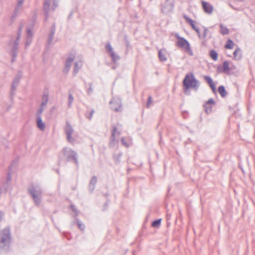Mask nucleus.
<instances>
[{"mask_svg":"<svg viewBox=\"0 0 255 255\" xmlns=\"http://www.w3.org/2000/svg\"><path fill=\"white\" fill-rule=\"evenodd\" d=\"M10 229L7 227L0 231V253L7 252L11 242Z\"/></svg>","mask_w":255,"mask_h":255,"instance_id":"nucleus-1","label":"nucleus"},{"mask_svg":"<svg viewBox=\"0 0 255 255\" xmlns=\"http://www.w3.org/2000/svg\"><path fill=\"white\" fill-rule=\"evenodd\" d=\"M27 190L35 205L39 206L42 199V191L41 188L39 186L31 184L28 187Z\"/></svg>","mask_w":255,"mask_h":255,"instance_id":"nucleus-2","label":"nucleus"},{"mask_svg":"<svg viewBox=\"0 0 255 255\" xmlns=\"http://www.w3.org/2000/svg\"><path fill=\"white\" fill-rule=\"evenodd\" d=\"M183 84L185 88V90L192 88L195 91H197L200 86L199 82L195 78L192 73L186 74L183 80Z\"/></svg>","mask_w":255,"mask_h":255,"instance_id":"nucleus-3","label":"nucleus"},{"mask_svg":"<svg viewBox=\"0 0 255 255\" xmlns=\"http://www.w3.org/2000/svg\"><path fill=\"white\" fill-rule=\"evenodd\" d=\"M175 36L177 39V41L176 42V46L183 49L190 56H192L193 53L188 41L183 37L180 36L178 33H176Z\"/></svg>","mask_w":255,"mask_h":255,"instance_id":"nucleus-4","label":"nucleus"},{"mask_svg":"<svg viewBox=\"0 0 255 255\" xmlns=\"http://www.w3.org/2000/svg\"><path fill=\"white\" fill-rule=\"evenodd\" d=\"M64 156L66 158V161L68 162H73L77 166L78 165V160L77 158V153L71 148L65 147L62 150Z\"/></svg>","mask_w":255,"mask_h":255,"instance_id":"nucleus-5","label":"nucleus"},{"mask_svg":"<svg viewBox=\"0 0 255 255\" xmlns=\"http://www.w3.org/2000/svg\"><path fill=\"white\" fill-rule=\"evenodd\" d=\"M121 132L118 130L116 126H113L109 142V146L111 147H114L116 143L118 142L119 136Z\"/></svg>","mask_w":255,"mask_h":255,"instance_id":"nucleus-6","label":"nucleus"},{"mask_svg":"<svg viewBox=\"0 0 255 255\" xmlns=\"http://www.w3.org/2000/svg\"><path fill=\"white\" fill-rule=\"evenodd\" d=\"M22 73L21 71H18L14 77L11 86L10 96L11 98L15 95V91L18 86L19 81L22 77Z\"/></svg>","mask_w":255,"mask_h":255,"instance_id":"nucleus-7","label":"nucleus"},{"mask_svg":"<svg viewBox=\"0 0 255 255\" xmlns=\"http://www.w3.org/2000/svg\"><path fill=\"white\" fill-rule=\"evenodd\" d=\"M173 8L174 3L172 0H166L161 5V10L165 14L171 12Z\"/></svg>","mask_w":255,"mask_h":255,"instance_id":"nucleus-8","label":"nucleus"},{"mask_svg":"<svg viewBox=\"0 0 255 255\" xmlns=\"http://www.w3.org/2000/svg\"><path fill=\"white\" fill-rule=\"evenodd\" d=\"M19 43V41L15 40L11 46L10 54L11 56V62L12 63L14 62L16 60L18 51Z\"/></svg>","mask_w":255,"mask_h":255,"instance_id":"nucleus-9","label":"nucleus"},{"mask_svg":"<svg viewBox=\"0 0 255 255\" xmlns=\"http://www.w3.org/2000/svg\"><path fill=\"white\" fill-rule=\"evenodd\" d=\"M74 130L68 122H66V127L65 128V132L67 135V139L68 142L72 143L74 142V139L72 137V134L73 133Z\"/></svg>","mask_w":255,"mask_h":255,"instance_id":"nucleus-10","label":"nucleus"},{"mask_svg":"<svg viewBox=\"0 0 255 255\" xmlns=\"http://www.w3.org/2000/svg\"><path fill=\"white\" fill-rule=\"evenodd\" d=\"M110 105L112 110L116 112H119L121 111L122 104L119 99L113 98L110 102Z\"/></svg>","mask_w":255,"mask_h":255,"instance_id":"nucleus-11","label":"nucleus"},{"mask_svg":"<svg viewBox=\"0 0 255 255\" xmlns=\"http://www.w3.org/2000/svg\"><path fill=\"white\" fill-rule=\"evenodd\" d=\"M74 58L75 56L74 55H71L67 59L65 67L63 69V72L64 73L67 74L69 72L71 66V63L73 61Z\"/></svg>","mask_w":255,"mask_h":255,"instance_id":"nucleus-12","label":"nucleus"},{"mask_svg":"<svg viewBox=\"0 0 255 255\" xmlns=\"http://www.w3.org/2000/svg\"><path fill=\"white\" fill-rule=\"evenodd\" d=\"M11 171L8 169L7 173L6 181L3 183L2 187L0 189V193L6 192L9 185V182L11 181Z\"/></svg>","mask_w":255,"mask_h":255,"instance_id":"nucleus-13","label":"nucleus"},{"mask_svg":"<svg viewBox=\"0 0 255 255\" xmlns=\"http://www.w3.org/2000/svg\"><path fill=\"white\" fill-rule=\"evenodd\" d=\"M215 104L213 99H210L204 105L205 111L207 114H210L211 113L212 110V105Z\"/></svg>","mask_w":255,"mask_h":255,"instance_id":"nucleus-14","label":"nucleus"},{"mask_svg":"<svg viewBox=\"0 0 255 255\" xmlns=\"http://www.w3.org/2000/svg\"><path fill=\"white\" fill-rule=\"evenodd\" d=\"M202 6L204 11L208 14H211L213 11V6L209 3L202 1Z\"/></svg>","mask_w":255,"mask_h":255,"instance_id":"nucleus-15","label":"nucleus"},{"mask_svg":"<svg viewBox=\"0 0 255 255\" xmlns=\"http://www.w3.org/2000/svg\"><path fill=\"white\" fill-rule=\"evenodd\" d=\"M55 30H56V25L55 23H53L51 27L50 32L49 34V35L48 37V39H47L48 44H51V43L53 41V38H54V35L55 33Z\"/></svg>","mask_w":255,"mask_h":255,"instance_id":"nucleus-16","label":"nucleus"},{"mask_svg":"<svg viewBox=\"0 0 255 255\" xmlns=\"http://www.w3.org/2000/svg\"><path fill=\"white\" fill-rule=\"evenodd\" d=\"M183 17L186 21L190 24L191 27L194 29L198 33H199V29L195 26L196 21L188 17L186 15H184Z\"/></svg>","mask_w":255,"mask_h":255,"instance_id":"nucleus-17","label":"nucleus"},{"mask_svg":"<svg viewBox=\"0 0 255 255\" xmlns=\"http://www.w3.org/2000/svg\"><path fill=\"white\" fill-rule=\"evenodd\" d=\"M158 55L159 59L161 62H165L167 60L166 50L162 49L158 51Z\"/></svg>","mask_w":255,"mask_h":255,"instance_id":"nucleus-18","label":"nucleus"},{"mask_svg":"<svg viewBox=\"0 0 255 255\" xmlns=\"http://www.w3.org/2000/svg\"><path fill=\"white\" fill-rule=\"evenodd\" d=\"M97 182V178L96 176H93L90 181L88 188L90 192H93L95 189V185Z\"/></svg>","mask_w":255,"mask_h":255,"instance_id":"nucleus-19","label":"nucleus"},{"mask_svg":"<svg viewBox=\"0 0 255 255\" xmlns=\"http://www.w3.org/2000/svg\"><path fill=\"white\" fill-rule=\"evenodd\" d=\"M36 124L37 128L41 130L45 129V125L42 122L41 117H36Z\"/></svg>","mask_w":255,"mask_h":255,"instance_id":"nucleus-20","label":"nucleus"},{"mask_svg":"<svg viewBox=\"0 0 255 255\" xmlns=\"http://www.w3.org/2000/svg\"><path fill=\"white\" fill-rule=\"evenodd\" d=\"M204 78L206 80V81L208 82L210 87L211 88V89L214 92L216 91V87L213 82L212 79L208 76H204Z\"/></svg>","mask_w":255,"mask_h":255,"instance_id":"nucleus-21","label":"nucleus"},{"mask_svg":"<svg viewBox=\"0 0 255 255\" xmlns=\"http://www.w3.org/2000/svg\"><path fill=\"white\" fill-rule=\"evenodd\" d=\"M82 65L81 61L76 62L74 64V68L73 70V75L75 76L78 72L79 69L81 68Z\"/></svg>","mask_w":255,"mask_h":255,"instance_id":"nucleus-22","label":"nucleus"},{"mask_svg":"<svg viewBox=\"0 0 255 255\" xmlns=\"http://www.w3.org/2000/svg\"><path fill=\"white\" fill-rule=\"evenodd\" d=\"M234 58L236 60H240L242 57V53L240 49L238 47L234 52Z\"/></svg>","mask_w":255,"mask_h":255,"instance_id":"nucleus-23","label":"nucleus"},{"mask_svg":"<svg viewBox=\"0 0 255 255\" xmlns=\"http://www.w3.org/2000/svg\"><path fill=\"white\" fill-rule=\"evenodd\" d=\"M105 50L109 55L115 52L110 42L106 44Z\"/></svg>","mask_w":255,"mask_h":255,"instance_id":"nucleus-24","label":"nucleus"},{"mask_svg":"<svg viewBox=\"0 0 255 255\" xmlns=\"http://www.w3.org/2000/svg\"><path fill=\"white\" fill-rule=\"evenodd\" d=\"M19 11L20 10L14 8L13 13L12 14L10 19V22H11V23H12L14 22L15 19L17 16Z\"/></svg>","mask_w":255,"mask_h":255,"instance_id":"nucleus-25","label":"nucleus"},{"mask_svg":"<svg viewBox=\"0 0 255 255\" xmlns=\"http://www.w3.org/2000/svg\"><path fill=\"white\" fill-rule=\"evenodd\" d=\"M218 92L222 97H225L227 93L223 86H220L218 88Z\"/></svg>","mask_w":255,"mask_h":255,"instance_id":"nucleus-26","label":"nucleus"},{"mask_svg":"<svg viewBox=\"0 0 255 255\" xmlns=\"http://www.w3.org/2000/svg\"><path fill=\"white\" fill-rule=\"evenodd\" d=\"M48 101V96L47 94H43L42 97V102L41 103V107H45L46 106Z\"/></svg>","mask_w":255,"mask_h":255,"instance_id":"nucleus-27","label":"nucleus"},{"mask_svg":"<svg viewBox=\"0 0 255 255\" xmlns=\"http://www.w3.org/2000/svg\"><path fill=\"white\" fill-rule=\"evenodd\" d=\"M25 0H17L16 5L14 8L21 10L22 9L23 4Z\"/></svg>","mask_w":255,"mask_h":255,"instance_id":"nucleus-28","label":"nucleus"},{"mask_svg":"<svg viewBox=\"0 0 255 255\" xmlns=\"http://www.w3.org/2000/svg\"><path fill=\"white\" fill-rule=\"evenodd\" d=\"M109 56L111 57L112 61L114 63H116V62L118 61L120 58L119 56L117 55L115 52L113 53H111V54Z\"/></svg>","mask_w":255,"mask_h":255,"instance_id":"nucleus-29","label":"nucleus"},{"mask_svg":"<svg viewBox=\"0 0 255 255\" xmlns=\"http://www.w3.org/2000/svg\"><path fill=\"white\" fill-rule=\"evenodd\" d=\"M43 10L44 11L45 16V21H47L49 15V11L50 10V7L43 6Z\"/></svg>","mask_w":255,"mask_h":255,"instance_id":"nucleus-30","label":"nucleus"},{"mask_svg":"<svg viewBox=\"0 0 255 255\" xmlns=\"http://www.w3.org/2000/svg\"><path fill=\"white\" fill-rule=\"evenodd\" d=\"M220 26L221 27L220 32L222 34L226 35L229 33V29L227 28V27L224 26L222 24H221Z\"/></svg>","mask_w":255,"mask_h":255,"instance_id":"nucleus-31","label":"nucleus"},{"mask_svg":"<svg viewBox=\"0 0 255 255\" xmlns=\"http://www.w3.org/2000/svg\"><path fill=\"white\" fill-rule=\"evenodd\" d=\"M210 56L215 61H216L218 59V54L217 52L214 50H212L210 51Z\"/></svg>","mask_w":255,"mask_h":255,"instance_id":"nucleus-32","label":"nucleus"},{"mask_svg":"<svg viewBox=\"0 0 255 255\" xmlns=\"http://www.w3.org/2000/svg\"><path fill=\"white\" fill-rule=\"evenodd\" d=\"M76 221L78 228L82 231H84L85 228L84 224L78 219H76Z\"/></svg>","mask_w":255,"mask_h":255,"instance_id":"nucleus-33","label":"nucleus"},{"mask_svg":"<svg viewBox=\"0 0 255 255\" xmlns=\"http://www.w3.org/2000/svg\"><path fill=\"white\" fill-rule=\"evenodd\" d=\"M234 46V42L231 39H228L227 41V43L226 44L225 47L226 49H232L233 48Z\"/></svg>","mask_w":255,"mask_h":255,"instance_id":"nucleus-34","label":"nucleus"},{"mask_svg":"<svg viewBox=\"0 0 255 255\" xmlns=\"http://www.w3.org/2000/svg\"><path fill=\"white\" fill-rule=\"evenodd\" d=\"M161 222V219H158V220H155L152 223L151 226L154 228H158L160 226Z\"/></svg>","mask_w":255,"mask_h":255,"instance_id":"nucleus-35","label":"nucleus"},{"mask_svg":"<svg viewBox=\"0 0 255 255\" xmlns=\"http://www.w3.org/2000/svg\"><path fill=\"white\" fill-rule=\"evenodd\" d=\"M18 161V158H15L11 163V164L9 165L8 167V169L10 170V171H12L13 167L16 166L17 163Z\"/></svg>","mask_w":255,"mask_h":255,"instance_id":"nucleus-36","label":"nucleus"},{"mask_svg":"<svg viewBox=\"0 0 255 255\" xmlns=\"http://www.w3.org/2000/svg\"><path fill=\"white\" fill-rule=\"evenodd\" d=\"M223 68L224 72H227L229 70V63L227 61H225L223 63Z\"/></svg>","mask_w":255,"mask_h":255,"instance_id":"nucleus-37","label":"nucleus"},{"mask_svg":"<svg viewBox=\"0 0 255 255\" xmlns=\"http://www.w3.org/2000/svg\"><path fill=\"white\" fill-rule=\"evenodd\" d=\"M74 101V97H73L71 93H69V97H68V108H71V105L73 102Z\"/></svg>","mask_w":255,"mask_h":255,"instance_id":"nucleus-38","label":"nucleus"},{"mask_svg":"<svg viewBox=\"0 0 255 255\" xmlns=\"http://www.w3.org/2000/svg\"><path fill=\"white\" fill-rule=\"evenodd\" d=\"M59 0H53V5L51 8V10L52 11L55 10L56 8L58 6Z\"/></svg>","mask_w":255,"mask_h":255,"instance_id":"nucleus-39","label":"nucleus"},{"mask_svg":"<svg viewBox=\"0 0 255 255\" xmlns=\"http://www.w3.org/2000/svg\"><path fill=\"white\" fill-rule=\"evenodd\" d=\"M94 112H95V111L93 109H92L91 110L89 115H88L87 114H86V117L89 120H91L92 119V116H93Z\"/></svg>","mask_w":255,"mask_h":255,"instance_id":"nucleus-40","label":"nucleus"},{"mask_svg":"<svg viewBox=\"0 0 255 255\" xmlns=\"http://www.w3.org/2000/svg\"><path fill=\"white\" fill-rule=\"evenodd\" d=\"M44 111V108L43 107H41V108L38 110L36 117H41V114H42Z\"/></svg>","mask_w":255,"mask_h":255,"instance_id":"nucleus-41","label":"nucleus"},{"mask_svg":"<svg viewBox=\"0 0 255 255\" xmlns=\"http://www.w3.org/2000/svg\"><path fill=\"white\" fill-rule=\"evenodd\" d=\"M122 155V154L121 153H119L118 155H117L116 154L114 155L113 157H114L115 161L116 162H118L119 161V158H120V157Z\"/></svg>","mask_w":255,"mask_h":255,"instance_id":"nucleus-42","label":"nucleus"},{"mask_svg":"<svg viewBox=\"0 0 255 255\" xmlns=\"http://www.w3.org/2000/svg\"><path fill=\"white\" fill-rule=\"evenodd\" d=\"M207 31H208V29L207 28H204V32H203V34L202 36H201L200 35L199 33H198L199 37L200 38H202L203 39L206 38V37H207Z\"/></svg>","mask_w":255,"mask_h":255,"instance_id":"nucleus-43","label":"nucleus"},{"mask_svg":"<svg viewBox=\"0 0 255 255\" xmlns=\"http://www.w3.org/2000/svg\"><path fill=\"white\" fill-rule=\"evenodd\" d=\"M92 85L93 84L92 83H90L89 84V88L87 89V94L88 95H90L93 91V90L92 89Z\"/></svg>","mask_w":255,"mask_h":255,"instance_id":"nucleus-44","label":"nucleus"},{"mask_svg":"<svg viewBox=\"0 0 255 255\" xmlns=\"http://www.w3.org/2000/svg\"><path fill=\"white\" fill-rule=\"evenodd\" d=\"M51 4L50 0H44L43 2V6H48L50 7Z\"/></svg>","mask_w":255,"mask_h":255,"instance_id":"nucleus-45","label":"nucleus"},{"mask_svg":"<svg viewBox=\"0 0 255 255\" xmlns=\"http://www.w3.org/2000/svg\"><path fill=\"white\" fill-rule=\"evenodd\" d=\"M152 102V98L151 96H149L148 98L147 102L146 103V107L149 108Z\"/></svg>","mask_w":255,"mask_h":255,"instance_id":"nucleus-46","label":"nucleus"},{"mask_svg":"<svg viewBox=\"0 0 255 255\" xmlns=\"http://www.w3.org/2000/svg\"><path fill=\"white\" fill-rule=\"evenodd\" d=\"M31 41H32V38H31V37L27 38V39H26V41L25 42V48H27V47H28L30 45Z\"/></svg>","mask_w":255,"mask_h":255,"instance_id":"nucleus-47","label":"nucleus"},{"mask_svg":"<svg viewBox=\"0 0 255 255\" xmlns=\"http://www.w3.org/2000/svg\"><path fill=\"white\" fill-rule=\"evenodd\" d=\"M31 37L32 38V32L30 29H27V38Z\"/></svg>","mask_w":255,"mask_h":255,"instance_id":"nucleus-48","label":"nucleus"},{"mask_svg":"<svg viewBox=\"0 0 255 255\" xmlns=\"http://www.w3.org/2000/svg\"><path fill=\"white\" fill-rule=\"evenodd\" d=\"M121 142H122L123 144L126 147H128V143L125 139L124 137H122L121 139Z\"/></svg>","mask_w":255,"mask_h":255,"instance_id":"nucleus-49","label":"nucleus"},{"mask_svg":"<svg viewBox=\"0 0 255 255\" xmlns=\"http://www.w3.org/2000/svg\"><path fill=\"white\" fill-rule=\"evenodd\" d=\"M21 31H17V37L15 39V40H17V41H19V39L21 37Z\"/></svg>","mask_w":255,"mask_h":255,"instance_id":"nucleus-50","label":"nucleus"},{"mask_svg":"<svg viewBox=\"0 0 255 255\" xmlns=\"http://www.w3.org/2000/svg\"><path fill=\"white\" fill-rule=\"evenodd\" d=\"M23 26H24L23 23H20V24H19V25L18 26V31L21 32V31H22V29L23 28Z\"/></svg>","mask_w":255,"mask_h":255,"instance_id":"nucleus-51","label":"nucleus"},{"mask_svg":"<svg viewBox=\"0 0 255 255\" xmlns=\"http://www.w3.org/2000/svg\"><path fill=\"white\" fill-rule=\"evenodd\" d=\"M71 209H72V210L73 212H76V208H75V206H74V205H71Z\"/></svg>","mask_w":255,"mask_h":255,"instance_id":"nucleus-52","label":"nucleus"},{"mask_svg":"<svg viewBox=\"0 0 255 255\" xmlns=\"http://www.w3.org/2000/svg\"><path fill=\"white\" fill-rule=\"evenodd\" d=\"M108 205L107 203H105V205H104V210H106V208H107Z\"/></svg>","mask_w":255,"mask_h":255,"instance_id":"nucleus-53","label":"nucleus"},{"mask_svg":"<svg viewBox=\"0 0 255 255\" xmlns=\"http://www.w3.org/2000/svg\"><path fill=\"white\" fill-rule=\"evenodd\" d=\"M72 12H71L70 13V14H69V16H68V18H70V17L72 16Z\"/></svg>","mask_w":255,"mask_h":255,"instance_id":"nucleus-54","label":"nucleus"},{"mask_svg":"<svg viewBox=\"0 0 255 255\" xmlns=\"http://www.w3.org/2000/svg\"><path fill=\"white\" fill-rule=\"evenodd\" d=\"M133 255H135V253L134 252L133 253Z\"/></svg>","mask_w":255,"mask_h":255,"instance_id":"nucleus-55","label":"nucleus"}]
</instances>
